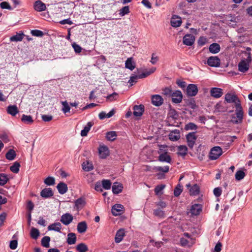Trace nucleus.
<instances>
[{"label": "nucleus", "mask_w": 252, "mask_h": 252, "mask_svg": "<svg viewBox=\"0 0 252 252\" xmlns=\"http://www.w3.org/2000/svg\"><path fill=\"white\" fill-rule=\"evenodd\" d=\"M76 250L78 252H87L88 251L89 249L87 245L81 243L76 246Z\"/></svg>", "instance_id": "31"}, {"label": "nucleus", "mask_w": 252, "mask_h": 252, "mask_svg": "<svg viewBox=\"0 0 252 252\" xmlns=\"http://www.w3.org/2000/svg\"><path fill=\"white\" fill-rule=\"evenodd\" d=\"M173 102L175 103H180L183 99V94L180 91H175L173 92L171 96Z\"/></svg>", "instance_id": "5"}, {"label": "nucleus", "mask_w": 252, "mask_h": 252, "mask_svg": "<svg viewBox=\"0 0 252 252\" xmlns=\"http://www.w3.org/2000/svg\"><path fill=\"white\" fill-rule=\"evenodd\" d=\"M211 95L215 98L220 97V88H213L210 91Z\"/></svg>", "instance_id": "32"}, {"label": "nucleus", "mask_w": 252, "mask_h": 252, "mask_svg": "<svg viewBox=\"0 0 252 252\" xmlns=\"http://www.w3.org/2000/svg\"><path fill=\"white\" fill-rule=\"evenodd\" d=\"M20 166V163L16 161L13 164L10 166V169L12 172L17 173L19 171Z\"/></svg>", "instance_id": "44"}, {"label": "nucleus", "mask_w": 252, "mask_h": 252, "mask_svg": "<svg viewBox=\"0 0 252 252\" xmlns=\"http://www.w3.org/2000/svg\"><path fill=\"white\" fill-rule=\"evenodd\" d=\"M18 242L17 240H12L10 242L9 247L12 250H15L17 247Z\"/></svg>", "instance_id": "62"}, {"label": "nucleus", "mask_w": 252, "mask_h": 252, "mask_svg": "<svg viewBox=\"0 0 252 252\" xmlns=\"http://www.w3.org/2000/svg\"><path fill=\"white\" fill-rule=\"evenodd\" d=\"M50 238L49 236H44L41 239V245L43 247L48 248L50 247Z\"/></svg>", "instance_id": "40"}, {"label": "nucleus", "mask_w": 252, "mask_h": 252, "mask_svg": "<svg viewBox=\"0 0 252 252\" xmlns=\"http://www.w3.org/2000/svg\"><path fill=\"white\" fill-rule=\"evenodd\" d=\"M117 133L116 131H111L106 133V138L110 141H114L116 139Z\"/></svg>", "instance_id": "41"}, {"label": "nucleus", "mask_w": 252, "mask_h": 252, "mask_svg": "<svg viewBox=\"0 0 252 252\" xmlns=\"http://www.w3.org/2000/svg\"><path fill=\"white\" fill-rule=\"evenodd\" d=\"M8 181L7 176L3 173L0 174V186L4 185Z\"/></svg>", "instance_id": "45"}, {"label": "nucleus", "mask_w": 252, "mask_h": 252, "mask_svg": "<svg viewBox=\"0 0 252 252\" xmlns=\"http://www.w3.org/2000/svg\"><path fill=\"white\" fill-rule=\"evenodd\" d=\"M186 138L187 140L188 146L190 148H192L193 147L196 139L195 132H190L189 133L188 135H187Z\"/></svg>", "instance_id": "7"}, {"label": "nucleus", "mask_w": 252, "mask_h": 252, "mask_svg": "<svg viewBox=\"0 0 252 252\" xmlns=\"http://www.w3.org/2000/svg\"><path fill=\"white\" fill-rule=\"evenodd\" d=\"M172 90L169 87H167L162 90V94L166 96H171L172 94Z\"/></svg>", "instance_id": "55"}, {"label": "nucleus", "mask_w": 252, "mask_h": 252, "mask_svg": "<svg viewBox=\"0 0 252 252\" xmlns=\"http://www.w3.org/2000/svg\"><path fill=\"white\" fill-rule=\"evenodd\" d=\"M72 46L73 48L74 51L76 53H80L81 52L82 48L78 44H77L76 43L74 42L72 44Z\"/></svg>", "instance_id": "58"}, {"label": "nucleus", "mask_w": 252, "mask_h": 252, "mask_svg": "<svg viewBox=\"0 0 252 252\" xmlns=\"http://www.w3.org/2000/svg\"><path fill=\"white\" fill-rule=\"evenodd\" d=\"M44 183L48 186L54 185L55 184V178L52 177H48L45 179Z\"/></svg>", "instance_id": "48"}, {"label": "nucleus", "mask_w": 252, "mask_h": 252, "mask_svg": "<svg viewBox=\"0 0 252 252\" xmlns=\"http://www.w3.org/2000/svg\"><path fill=\"white\" fill-rule=\"evenodd\" d=\"M0 7L1 9H7L8 10H12V7L9 5L8 2L3 1L0 3Z\"/></svg>", "instance_id": "54"}, {"label": "nucleus", "mask_w": 252, "mask_h": 252, "mask_svg": "<svg viewBox=\"0 0 252 252\" xmlns=\"http://www.w3.org/2000/svg\"><path fill=\"white\" fill-rule=\"evenodd\" d=\"M129 12V7L128 6H126L123 7L120 11V15L121 16H123L126 14H128Z\"/></svg>", "instance_id": "51"}, {"label": "nucleus", "mask_w": 252, "mask_h": 252, "mask_svg": "<svg viewBox=\"0 0 252 252\" xmlns=\"http://www.w3.org/2000/svg\"><path fill=\"white\" fill-rule=\"evenodd\" d=\"M158 60V58L155 53H153L152 55L151 60L150 62L153 64H155Z\"/></svg>", "instance_id": "61"}, {"label": "nucleus", "mask_w": 252, "mask_h": 252, "mask_svg": "<svg viewBox=\"0 0 252 252\" xmlns=\"http://www.w3.org/2000/svg\"><path fill=\"white\" fill-rule=\"evenodd\" d=\"M16 157V153L14 150L12 149H10L6 153L5 155V158L9 160H13Z\"/></svg>", "instance_id": "37"}, {"label": "nucleus", "mask_w": 252, "mask_h": 252, "mask_svg": "<svg viewBox=\"0 0 252 252\" xmlns=\"http://www.w3.org/2000/svg\"><path fill=\"white\" fill-rule=\"evenodd\" d=\"M198 88L195 84H190L186 89L187 94L189 96H194L198 93Z\"/></svg>", "instance_id": "3"}, {"label": "nucleus", "mask_w": 252, "mask_h": 252, "mask_svg": "<svg viewBox=\"0 0 252 252\" xmlns=\"http://www.w3.org/2000/svg\"><path fill=\"white\" fill-rule=\"evenodd\" d=\"M144 112V106L142 105H135L133 107V115L135 116H141Z\"/></svg>", "instance_id": "20"}, {"label": "nucleus", "mask_w": 252, "mask_h": 252, "mask_svg": "<svg viewBox=\"0 0 252 252\" xmlns=\"http://www.w3.org/2000/svg\"><path fill=\"white\" fill-rule=\"evenodd\" d=\"M93 124L91 122H88L83 129L81 130V135L83 137L87 136Z\"/></svg>", "instance_id": "35"}, {"label": "nucleus", "mask_w": 252, "mask_h": 252, "mask_svg": "<svg viewBox=\"0 0 252 252\" xmlns=\"http://www.w3.org/2000/svg\"><path fill=\"white\" fill-rule=\"evenodd\" d=\"M42 119L44 122H49L53 119V117L51 115H42Z\"/></svg>", "instance_id": "64"}, {"label": "nucleus", "mask_w": 252, "mask_h": 252, "mask_svg": "<svg viewBox=\"0 0 252 252\" xmlns=\"http://www.w3.org/2000/svg\"><path fill=\"white\" fill-rule=\"evenodd\" d=\"M187 187L189 189V187H190L189 189V192L191 195H196L199 194V188L198 185L196 184L194 185L193 186L191 187L190 184L187 185Z\"/></svg>", "instance_id": "22"}, {"label": "nucleus", "mask_w": 252, "mask_h": 252, "mask_svg": "<svg viewBox=\"0 0 252 252\" xmlns=\"http://www.w3.org/2000/svg\"><path fill=\"white\" fill-rule=\"evenodd\" d=\"M246 176V174L243 170L240 169L238 170L236 173H235V179L237 181H241L244 178V177Z\"/></svg>", "instance_id": "36"}, {"label": "nucleus", "mask_w": 252, "mask_h": 252, "mask_svg": "<svg viewBox=\"0 0 252 252\" xmlns=\"http://www.w3.org/2000/svg\"><path fill=\"white\" fill-rule=\"evenodd\" d=\"M209 51L212 53H218L220 50V45L218 43H212L210 45L209 47Z\"/></svg>", "instance_id": "34"}, {"label": "nucleus", "mask_w": 252, "mask_h": 252, "mask_svg": "<svg viewBox=\"0 0 252 252\" xmlns=\"http://www.w3.org/2000/svg\"><path fill=\"white\" fill-rule=\"evenodd\" d=\"M31 33L32 35L35 36L41 37L43 35V32L38 30H32V31Z\"/></svg>", "instance_id": "56"}, {"label": "nucleus", "mask_w": 252, "mask_h": 252, "mask_svg": "<svg viewBox=\"0 0 252 252\" xmlns=\"http://www.w3.org/2000/svg\"><path fill=\"white\" fill-rule=\"evenodd\" d=\"M225 101L235 104V114L231 116V122L234 124H241L244 119V111L238 96L234 93H228L225 95Z\"/></svg>", "instance_id": "1"}, {"label": "nucleus", "mask_w": 252, "mask_h": 252, "mask_svg": "<svg viewBox=\"0 0 252 252\" xmlns=\"http://www.w3.org/2000/svg\"><path fill=\"white\" fill-rule=\"evenodd\" d=\"M59 192L61 194H63L67 191V187L66 184L63 182H60L57 186Z\"/></svg>", "instance_id": "26"}, {"label": "nucleus", "mask_w": 252, "mask_h": 252, "mask_svg": "<svg viewBox=\"0 0 252 252\" xmlns=\"http://www.w3.org/2000/svg\"><path fill=\"white\" fill-rule=\"evenodd\" d=\"M21 121L23 123L27 125L32 124L33 122V120L31 116L25 114L22 116Z\"/></svg>", "instance_id": "30"}, {"label": "nucleus", "mask_w": 252, "mask_h": 252, "mask_svg": "<svg viewBox=\"0 0 252 252\" xmlns=\"http://www.w3.org/2000/svg\"><path fill=\"white\" fill-rule=\"evenodd\" d=\"M154 170L156 172L160 171L164 173H167L169 171V166L167 165L164 166L163 167L156 166L154 168Z\"/></svg>", "instance_id": "42"}, {"label": "nucleus", "mask_w": 252, "mask_h": 252, "mask_svg": "<svg viewBox=\"0 0 252 252\" xmlns=\"http://www.w3.org/2000/svg\"><path fill=\"white\" fill-rule=\"evenodd\" d=\"M61 229L62 224L59 222L52 223L48 227V230H54L58 232H61Z\"/></svg>", "instance_id": "24"}, {"label": "nucleus", "mask_w": 252, "mask_h": 252, "mask_svg": "<svg viewBox=\"0 0 252 252\" xmlns=\"http://www.w3.org/2000/svg\"><path fill=\"white\" fill-rule=\"evenodd\" d=\"M197 128V126L193 123H189L185 126V129L188 130H196Z\"/></svg>", "instance_id": "49"}, {"label": "nucleus", "mask_w": 252, "mask_h": 252, "mask_svg": "<svg viewBox=\"0 0 252 252\" xmlns=\"http://www.w3.org/2000/svg\"><path fill=\"white\" fill-rule=\"evenodd\" d=\"M159 150L158 151V154L159 155L162 154H164V153H167V146L165 145H159Z\"/></svg>", "instance_id": "50"}, {"label": "nucleus", "mask_w": 252, "mask_h": 252, "mask_svg": "<svg viewBox=\"0 0 252 252\" xmlns=\"http://www.w3.org/2000/svg\"><path fill=\"white\" fill-rule=\"evenodd\" d=\"M85 204V199L82 197H80L75 201L74 208L77 211H79L83 208Z\"/></svg>", "instance_id": "12"}, {"label": "nucleus", "mask_w": 252, "mask_h": 252, "mask_svg": "<svg viewBox=\"0 0 252 252\" xmlns=\"http://www.w3.org/2000/svg\"><path fill=\"white\" fill-rule=\"evenodd\" d=\"M87 229V224L86 221H83L78 223L77 229L79 233H83L86 231Z\"/></svg>", "instance_id": "23"}, {"label": "nucleus", "mask_w": 252, "mask_h": 252, "mask_svg": "<svg viewBox=\"0 0 252 252\" xmlns=\"http://www.w3.org/2000/svg\"><path fill=\"white\" fill-rule=\"evenodd\" d=\"M178 156L184 157L187 154L188 148L187 146L184 145H181L178 147Z\"/></svg>", "instance_id": "29"}, {"label": "nucleus", "mask_w": 252, "mask_h": 252, "mask_svg": "<svg viewBox=\"0 0 252 252\" xmlns=\"http://www.w3.org/2000/svg\"><path fill=\"white\" fill-rule=\"evenodd\" d=\"M77 238L76 234L74 233H69L67 234L66 242L68 245H73L76 242Z\"/></svg>", "instance_id": "25"}, {"label": "nucleus", "mask_w": 252, "mask_h": 252, "mask_svg": "<svg viewBox=\"0 0 252 252\" xmlns=\"http://www.w3.org/2000/svg\"><path fill=\"white\" fill-rule=\"evenodd\" d=\"M138 79L137 75H133L130 77V79L128 81V83L130 84V86H132L133 83L137 82V80Z\"/></svg>", "instance_id": "57"}, {"label": "nucleus", "mask_w": 252, "mask_h": 252, "mask_svg": "<svg viewBox=\"0 0 252 252\" xmlns=\"http://www.w3.org/2000/svg\"><path fill=\"white\" fill-rule=\"evenodd\" d=\"M202 210V206L198 204L193 205L190 209V213L193 215H198Z\"/></svg>", "instance_id": "19"}, {"label": "nucleus", "mask_w": 252, "mask_h": 252, "mask_svg": "<svg viewBox=\"0 0 252 252\" xmlns=\"http://www.w3.org/2000/svg\"><path fill=\"white\" fill-rule=\"evenodd\" d=\"M54 195L53 190L51 188H45L40 192V195L43 198H50Z\"/></svg>", "instance_id": "16"}, {"label": "nucleus", "mask_w": 252, "mask_h": 252, "mask_svg": "<svg viewBox=\"0 0 252 252\" xmlns=\"http://www.w3.org/2000/svg\"><path fill=\"white\" fill-rule=\"evenodd\" d=\"M207 63L209 66L217 67L220 64V60L217 57H210L208 59Z\"/></svg>", "instance_id": "10"}, {"label": "nucleus", "mask_w": 252, "mask_h": 252, "mask_svg": "<svg viewBox=\"0 0 252 252\" xmlns=\"http://www.w3.org/2000/svg\"><path fill=\"white\" fill-rule=\"evenodd\" d=\"M34 9L37 11H42L45 10L46 6L45 3L41 0H36L34 3Z\"/></svg>", "instance_id": "14"}, {"label": "nucleus", "mask_w": 252, "mask_h": 252, "mask_svg": "<svg viewBox=\"0 0 252 252\" xmlns=\"http://www.w3.org/2000/svg\"><path fill=\"white\" fill-rule=\"evenodd\" d=\"M72 220L73 216L69 213H65L62 216L60 221L64 225H67L72 222Z\"/></svg>", "instance_id": "8"}, {"label": "nucleus", "mask_w": 252, "mask_h": 252, "mask_svg": "<svg viewBox=\"0 0 252 252\" xmlns=\"http://www.w3.org/2000/svg\"><path fill=\"white\" fill-rule=\"evenodd\" d=\"M180 133L179 130L175 129L172 131L169 134V138L172 141H176L180 138Z\"/></svg>", "instance_id": "17"}, {"label": "nucleus", "mask_w": 252, "mask_h": 252, "mask_svg": "<svg viewBox=\"0 0 252 252\" xmlns=\"http://www.w3.org/2000/svg\"><path fill=\"white\" fill-rule=\"evenodd\" d=\"M83 169L85 171H90L94 169V166L92 163L87 161L84 162L82 164Z\"/></svg>", "instance_id": "38"}, {"label": "nucleus", "mask_w": 252, "mask_h": 252, "mask_svg": "<svg viewBox=\"0 0 252 252\" xmlns=\"http://www.w3.org/2000/svg\"><path fill=\"white\" fill-rule=\"evenodd\" d=\"M182 191V189H181V186H179V187H177L174 191V194L175 196H179Z\"/></svg>", "instance_id": "60"}, {"label": "nucleus", "mask_w": 252, "mask_h": 252, "mask_svg": "<svg viewBox=\"0 0 252 252\" xmlns=\"http://www.w3.org/2000/svg\"><path fill=\"white\" fill-rule=\"evenodd\" d=\"M124 207L121 204H115L112 208V213L117 216L122 214L123 212Z\"/></svg>", "instance_id": "9"}, {"label": "nucleus", "mask_w": 252, "mask_h": 252, "mask_svg": "<svg viewBox=\"0 0 252 252\" xmlns=\"http://www.w3.org/2000/svg\"><path fill=\"white\" fill-rule=\"evenodd\" d=\"M220 156V147L219 146L213 147L210 153V158L212 160L216 159Z\"/></svg>", "instance_id": "4"}, {"label": "nucleus", "mask_w": 252, "mask_h": 252, "mask_svg": "<svg viewBox=\"0 0 252 252\" xmlns=\"http://www.w3.org/2000/svg\"><path fill=\"white\" fill-rule=\"evenodd\" d=\"M98 152L99 157L101 158H105L109 155L108 148L105 146H100Z\"/></svg>", "instance_id": "15"}, {"label": "nucleus", "mask_w": 252, "mask_h": 252, "mask_svg": "<svg viewBox=\"0 0 252 252\" xmlns=\"http://www.w3.org/2000/svg\"><path fill=\"white\" fill-rule=\"evenodd\" d=\"M152 102L153 105L156 106H159L163 103V99L160 95H153L152 96Z\"/></svg>", "instance_id": "11"}, {"label": "nucleus", "mask_w": 252, "mask_h": 252, "mask_svg": "<svg viewBox=\"0 0 252 252\" xmlns=\"http://www.w3.org/2000/svg\"><path fill=\"white\" fill-rule=\"evenodd\" d=\"M24 36V33L22 32L21 33H17L10 38V41H21L22 40Z\"/></svg>", "instance_id": "33"}, {"label": "nucleus", "mask_w": 252, "mask_h": 252, "mask_svg": "<svg viewBox=\"0 0 252 252\" xmlns=\"http://www.w3.org/2000/svg\"><path fill=\"white\" fill-rule=\"evenodd\" d=\"M194 40L195 37L193 35L187 34L184 36L183 42L186 45L191 46L194 43Z\"/></svg>", "instance_id": "6"}, {"label": "nucleus", "mask_w": 252, "mask_h": 252, "mask_svg": "<svg viewBox=\"0 0 252 252\" xmlns=\"http://www.w3.org/2000/svg\"><path fill=\"white\" fill-rule=\"evenodd\" d=\"M154 214L155 216L160 218L164 217V212L160 209H157L154 210Z\"/></svg>", "instance_id": "52"}, {"label": "nucleus", "mask_w": 252, "mask_h": 252, "mask_svg": "<svg viewBox=\"0 0 252 252\" xmlns=\"http://www.w3.org/2000/svg\"><path fill=\"white\" fill-rule=\"evenodd\" d=\"M118 96V94H117L116 93H114L109 95L107 97V99H108L109 100L112 101L114 100H116Z\"/></svg>", "instance_id": "59"}, {"label": "nucleus", "mask_w": 252, "mask_h": 252, "mask_svg": "<svg viewBox=\"0 0 252 252\" xmlns=\"http://www.w3.org/2000/svg\"><path fill=\"white\" fill-rule=\"evenodd\" d=\"M158 159L160 162H165L168 163H170L171 162V158L168 152L159 155Z\"/></svg>", "instance_id": "18"}, {"label": "nucleus", "mask_w": 252, "mask_h": 252, "mask_svg": "<svg viewBox=\"0 0 252 252\" xmlns=\"http://www.w3.org/2000/svg\"><path fill=\"white\" fill-rule=\"evenodd\" d=\"M207 42V39L204 37H200L198 40V44L200 46H203Z\"/></svg>", "instance_id": "63"}, {"label": "nucleus", "mask_w": 252, "mask_h": 252, "mask_svg": "<svg viewBox=\"0 0 252 252\" xmlns=\"http://www.w3.org/2000/svg\"><path fill=\"white\" fill-rule=\"evenodd\" d=\"M30 234L32 238L36 239L39 235V231L37 229L34 227H32L31 228Z\"/></svg>", "instance_id": "43"}, {"label": "nucleus", "mask_w": 252, "mask_h": 252, "mask_svg": "<svg viewBox=\"0 0 252 252\" xmlns=\"http://www.w3.org/2000/svg\"><path fill=\"white\" fill-rule=\"evenodd\" d=\"M252 62V58L250 54H247L246 58H243L238 63V70L239 71L245 73L250 68V66Z\"/></svg>", "instance_id": "2"}, {"label": "nucleus", "mask_w": 252, "mask_h": 252, "mask_svg": "<svg viewBox=\"0 0 252 252\" xmlns=\"http://www.w3.org/2000/svg\"><path fill=\"white\" fill-rule=\"evenodd\" d=\"M125 65L126 68H128L130 70H133L135 67L134 63L132 62L131 58H128L127 59L126 61Z\"/></svg>", "instance_id": "39"}, {"label": "nucleus", "mask_w": 252, "mask_h": 252, "mask_svg": "<svg viewBox=\"0 0 252 252\" xmlns=\"http://www.w3.org/2000/svg\"><path fill=\"white\" fill-rule=\"evenodd\" d=\"M7 113L12 115L15 116L19 112L17 107L16 105H9L7 108Z\"/></svg>", "instance_id": "27"}, {"label": "nucleus", "mask_w": 252, "mask_h": 252, "mask_svg": "<svg viewBox=\"0 0 252 252\" xmlns=\"http://www.w3.org/2000/svg\"><path fill=\"white\" fill-rule=\"evenodd\" d=\"M182 24V20L181 18L174 15L171 20V25L173 27H178L180 26Z\"/></svg>", "instance_id": "21"}, {"label": "nucleus", "mask_w": 252, "mask_h": 252, "mask_svg": "<svg viewBox=\"0 0 252 252\" xmlns=\"http://www.w3.org/2000/svg\"><path fill=\"white\" fill-rule=\"evenodd\" d=\"M102 186L105 189H109L111 188V183L110 180L104 179L102 181Z\"/></svg>", "instance_id": "47"}, {"label": "nucleus", "mask_w": 252, "mask_h": 252, "mask_svg": "<svg viewBox=\"0 0 252 252\" xmlns=\"http://www.w3.org/2000/svg\"><path fill=\"white\" fill-rule=\"evenodd\" d=\"M61 103L63 105V108L62 109L63 112L64 114H65L67 112H69L70 110V108L67 102L66 101H62Z\"/></svg>", "instance_id": "46"}, {"label": "nucleus", "mask_w": 252, "mask_h": 252, "mask_svg": "<svg viewBox=\"0 0 252 252\" xmlns=\"http://www.w3.org/2000/svg\"><path fill=\"white\" fill-rule=\"evenodd\" d=\"M125 236V232L124 229H120L116 232L115 237V242L116 243H120L123 240Z\"/></svg>", "instance_id": "13"}, {"label": "nucleus", "mask_w": 252, "mask_h": 252, "mask_svg": "<svg viewBox=\"0 0 252 252\" xmlns=\"http://www.w3.org/2000/svg\"><path fill=\"white\" fill-rule=\"evenodd\" d=\"M123 188L122 184L115 183L112 186V191L114 194H118L122 192Z\"/></svg>", "instance_id": "28"}, {"label": "nucleus", "mask_w": 252, "mask_h": 252, "mask_svg": "<svg viewBox=\"0 0 252 252\" xmlns=\"http://www.w3.org/2000/svg\"><path fill=\"white\" fill-rule=\"evenodd\" d=\"M165 185H160L157 186L155 189V192L156 194H159L161 193V191L165 188Z\"/></svg>", "instance_id": "53"}]
</instances>
